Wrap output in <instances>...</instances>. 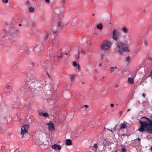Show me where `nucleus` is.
I'll return each mask as SVG.
<instances>
[{"mask_svg": "<svg viewBox=\"0 0 152 152\" xmlns=\"http://www.w3.org/2000/svg\"><path fill=\"white\" fill-rule=\"evenodd\" d=\"M15 35V34H14V37Z\"/></svg>", "mask_w": 152, "mask_h": 152, "instance_id": "nucleus-51", "label": "nucleus"}, {"mask_svg": "<svg viewBox=\"0 0 152 152\" xmlns=\"http://www.w3.org/2000/svg\"><path fill=\"white\" fill-rule=\"evenodd\" d=\"M32 137L33 141L35 143L44 145L47 144V138L45 133L43 132L39 131L35 132L34 134Z\"/></svg>", "mask_w": 152, "mask_h": 152, "instance_id": "nucleus-2", "label": "nucleus"}, {"mask_svg": "<svg viewBox=\"0 0 152 152\" xmlns=\"http://www.w3.org/2000/svg\"><path fill=\"white\" fill-rule=\"evenodd\" d=\"M5 131L4 129L2 127H0V132L2 133H4V132Z\"/></svg>", "mask_w": 152, "mask_h": 152, "instance_id": "nucleus-23", "label": "nucleus"}, {"mask_svg": "<svg viewBox=\"0 0 152 152\" xmlns=\"http://www.w3.org/2000/svg\"><path fill=\"white\" fill-rule=\"evenodd\" d=\"M58 26L62 28H65L66 26L64 25H63L61 22H59L58 23Z\"/></svg>", "mask_w": 152, "mask_h": 152, "instance_id": "nucleus-19", "label": "nucleus"}, {"mask_svg": "<svg viewBox=\"0 0 152 152\" xmlns=\"http://www.w3.org/2000/svg\"><path fill=\"white\" fill-rule=\"evenodd\" d=\"M142 96L144 97H145V93H143L142 94Z\"/></svg>", "mask_w": 152, "mask_h": 152, "instance_id": "nucleus-36", "label": "nucleus"}, {"mask_svg": "<svg viewBox=\"0 0 152 152\" xmlns=\"http://www.w3.org/2000/svg\"><path fill=\"white\" fill-rule=\"evenodd\" d=\"M47 124L48 126V130L53 132L55 130L54 125L53 122L52 121H49Z\"/></svg>", "mask_w": 152, "mask_h": 152, "instance_id": "nucleus-7", "label": "nucleus"}, {"mask_svg": "<svg viewBox=\"0 0 152 152\" xmlns=\"http://www.w3.org/2000/svg\"><path fill=\"white\" fill-rule=\"evenodd\" d=\"M144 45L145 46H147L148 44V42L145 40H144Z\"/></svg>", "mask_w": 152, "mask_h": 152, "instance_id": "nucleus-26", "label": "nucleus"}, {"mask_svg": "<svg viewBox=\"0 0 152 152\" xmlns=\"http://www.w3.org/2000/svg\"><path fill=\"white\" fill-rule=\"evenodd\" d=\"M70 77V80L71 82H73L75 80V78L76 76L77 75L74 74H71L69 75Z\"/></svg>", "mask_w": 152, "mask_h": 152, "instance_id": "nucleus-12", "label": "nucleus"}, {"mask_svg": "<svg viewBox=\"0 0 152 152\" xmlns=\"http://www.w3.org/2000/svg\"><path fill=\"white\" fill-rule=\"evenodd\" d=\"M112 45L111 42L109 41H104L101 46V49L104 50H108L110 49Z\"/></svg>", "mask_w": 152, "mask_h": 152, "instance_id": "nucleus-4", "label": "nucleus"}, {"mask_svg": "<svg viewBox=\"0 0 152 152\" xmlns=\"http://www.w3.org/2000/svg\"><path fill=\"white\" fill-rule=\"evenodd\" d=\"M21 26V24H19V26Z\"/></svg>", "mask_w": 152, "mask_h": 152, "instance_id": "nucleus-47", "label": "nucleus"}, {"mask_svg": "<svg viewBox=\"0 0 152 152\" xmlns=\"http://www.w3.org/2000/svg\"><path fill=\"white\" fill-rule=\"evenodd\" d=\"M135 53H136V54H137V51H136Z\"/></svg>", "mask_w": 152, "mask_h": 152, "instance_id": "nucleus-49", "label": "nucleus"}, {"mask_svg": "<svg viewBox=\"0 0 152 152\" xmlns=\"http://www.w3.org/2000/svg\"><path fill=\"white\" fill-rule=\"evenodd\" d=\"M26 3L27 4H29V2L28 1H27Z\"/></svg>", "mask_w": 152, "mask_h": 152, "instance_id": "nucleus-42", "label": "nucleus"}, {"mask_svg": "<svg viewBox=\"0 0 152 152\" xmlns=\"http://www.w3.org/2000/svg\"><path fill=\"white\" fill-rule=\"evenodd\" d=\"M137 140H138L139 141H140V140H141V139L140 138H138L137 139Z\"/></svg>", "mask_w": 152, "mask_h": 152, "instance_id": "nucleus-39", "label": "nucleus"}, {"mask_svg": "<svg viewBox=\"0 0 152 152\" xmlns=\"http://www.w3.org/2000/svg\"><path fill=\"white\" fill-rule=\"evenodd\" d=\"M23 88L25 90V91H28L29 90L30 87L28 85V84L25 83H23L21 85V86L20 89L23 90Z\"/></svg>", "mask_w": 152, "mask_h": 152, "instance_id": "nucleus-8", "label": "nucleus"}, {"mask_svg": "<svg viewBox=\"0 0 152 152\" xmlns=\"http://www.w3.org/2000/svg\"><path fill=\"white\" fill-rule=\"evenodd\" d=\"M103 144L104 146H106L107 145L108 142L107 140L106 139L104 140L103 141Z\"/></svg>", "mask_w": 152, "mask_h": 152, "instance_id": "nucleus-20", "label": "nucleus"}, {"mask_svg": "<svg viewBox=\"0 0 152 152\" xmlns=\"http://www.w3.org/2000/svg\"><path fill=\"white\" fill-rule=\"evenodd\" d=\"M111 131L112 132H113L112 131V130H111Z\"/></svg>", "mask_w": 152, "mask_h": 152, "instance_id": "nucleus-52", "label": "nucleus"}, {"mask_svg": "<svg viewBox=\"0 0 152 152\" xmlns=\"http://www.w3.org/2000/svg\"><path fill=\"white\" fill-rule=\"evenodd\" d=\"M93 148H94L96 149H97L98 148V146L96 143H94L93 145Z\"/></svg>", "mask_w": 152, "mask_h": 152, "instance_id": "nucleus-22", "label": "nucleus"}, {"mask_svg": "<svg viewBox=\"0 0 152 152\" xmlns=\"http://www.w3.org/2000/svg\"><path fill=\"white\" fill-rule=\"evenodd\" d=\"M116 126H115L114 129V130L115 131L116 130L115 128H116Z\"/></svg>", "mask_w": 152, "mask_h": 152, "instance_id": "nucleus-43", "label": "nucleus"}, {"mask_svg": "<svg viewBox=\"0 0 152 152\" xmlns=\"http://www.w3.org/2000/svg\"><path fill=\"white\" fill-rule=\"evenodd\" d=\"M65 54H66V55H67V54L66 53H65Z\"/></svg>", "mask_w": 152, "mask_h": 152, "instance_id": "nucleus-54", "label": "nucleus"}, {"mask_svg": "<svg viewBox=\"0 0 152 152\" xmlns=\"http://www.w3.org/2000/svg\"><path fill=\"white\" fill-rule=\"evenodd\" d=\"M145 118L147 121L143 122L140 120L139 122L140 124V126L139 131L141 132L146 131L150 133H152V121L151 119L145 117H142L141 119Z\"/></svg>", "mask_w": 152, "mask_h": 152, "instance_id": "nucleus-1", "label": "nucleus"}, {"mask_svg": "<svg viewBox=\"0 0 152 152\" xmlns=\"http://www.w3.org/2000/svg\"><path fill=\"white\" fill-rule=\"evenodd\" d=\"M115 152H118V151H115Z\"/></svg>", "mask_w": 152, "mask_h": 152, "instance_id": "nucleus-50", "label": "nucleus"}, {"mask_svg": "<svg viewBox=\"0 0 152 152\" xmlns=\"http://www.w3.org/2000/svg\"><path fill=\"white\" fill-rule=\"evenodd\" d=\"M114 104H110V106L111 107H113L114 106Z\"/></svg>", "mask_w": 152, "mask_h": 152, "instance_id": "nucleus-35", "label": "nucleus"}, {"mask_svg": "<svg viewBox=\"0 0 152 152\" xmlns=\"http://www.w3.org/2000/svg\"><path fill=\"white\" fill-rule=\"evenodd\" d=\"M66 144L67 145H72V141L70 139H67L66 140Z\"/></svg>", "mask_w": 152, "mask_h": 152, "instance_id": "nucleus-14", "label": "nucleus"}, {"mask_svg": "<svg viewBox=\"0 0 152 152\" xmlns=\"http://www.w3.org/2000/svg\"><path fill=\"white\" fill-rule=\"evenodd\" d=\"M48 37V35H47V37H47H47Z\"/></svg>", "mask_w": 152, "mask_h": 152, "instance_id": "nucleus-53", "label": "nucleus"}, {"mask_svg": "<svg viewBox=\"0 0 152 152\" xmlns=\"http://www.w3.org/2000/svg\"><path fill=\"white\" fill-rule=\"evenodd\" d=\"M29 128V125L28 124H26L22 126L21 128V134L24 135L27 133L28 132Z\"/></svg>", "mask_w": 152, "mask_h": 152, "instance_id": "nucleus-6", "label": "nucleus"}, {"mask_svg": "<svg viewBox=\"0 0 152 152\" xmlns=\"http://www.w3.org/2000/svg\"><path fill=\"white\" fill-rule=\"evenodd\" d=\"M12 88V87L11 85H7L5 87V91L6 94H8L11 91Z\"/></svg>", "mask_w": 152, "mask_h": 152, "instance_id": "nucleus-9", "label": "nucleus"}, {"mask_svg": "<svg viewBox=\"0 0 152 152\" xmlns=\"http://www.w3.org/2000/svg\"><path fill=\"white\" fill-rule=\"evenodd\" d=\"M122 29L123 31L125 33H127L128 31V30L127 28L125 27H122Z\"/></svg>", "mask_w": 152, "mask_h": 152, "instance_id": "nucleus-16", "label": "nucleus"}, {"mask_svg": "<svg viewBox=\"0 0 152 152\" xmlns=\"http://www.w3.org/2000/svg\"><path fill=\"white\" fill-rule=\"evenodd\" d=\"M51 147L54 149H58L59 150H60L61 148V147L60 145L57 144H55L52 145Z\"/></svg>", "mask_w": 152, "mask_h": 152, "instance_id": "nucleus-10", "label": "nucleus"}, {"mask_svg": "<svg viewBox=\"0 0 152 152\" xmlns=\"http://www.w3.org/2000/svg\"><path fill=\"white\" fill-rule=\"evenodd\" d=\"M84 107H88V106L87 105H85L84 106Z\"/></svg>", "mask_w": 152, "mask_h": 152, "instance_id": "nucleus-41", "label": "nucleus"}, {"mask_svg": "<svg viewBox=\"0 0 152 152\" xmlns=\"http://www.w3.org/2000/svg\"><path fill=\"white\" fill-rule=\"evenodd\" d=\"M140 49H138V50H137V51H140Z\"/></svg>", "mask_w": 152, "mask_h": 152, "instance_id": "nucleus-48", "label": "nucleus"}, {"mask_svg": "<svg viewBox=\"0 0 152 152\" xmlns=\"http://www.w3.org/2000/svg\"><path fill=\"white\" fill-rule=\"evenodd\" d=\"M128 82L130 84H132L134 82V79L129 77L128 78Z\"/></svg>", "mask_w": 152, "mask_h": 152, "instance_id": "nucleus-13", "label": "nucleus"}, {"mask_svg": "<svg viewBox=\"0 0 152 152\" xmlns=\"http://www.w3.org/2000/svg\"><path fill=\"white\" fill-rule=\"evenodd\" d=\"M117 46L118 49V51L121 55H123L124 52H129L128 45L122 42H118L117 43Z\"/></svg>", "mask_w": 152, "mask_h": 152, "instance_id": "nucleus-3", "label": "nucleus"}, {"mask_svg": "<svg viewBox=\"0 0 152 152\" xmlns=\"http://www.w3.org/2000/svg\"><path fill=\"white\" fill-rule=\"evenodd\" d=\"M126 60L128 63L130 61V57L129 56L126 57Z\"/></svg>", "mask_w": 152, "mask_h": 152, "instance_id": "nucleus-24", "label": "nucleus"}, {"mask_svg": "<svg viewBox=\"0 0 152 152\" xmlns=\"http://www.w3.org/2000/svg\"><path fill=\"white\" fill-rule=\"evenodd\" d=\"M9 0H3V2L4 3L7 4Z\"/></svg>", "mask_w": 152, "mask_h": 152, "instance_id": "nucleus-30", "label": "nucleus"}, {"mask_svg": "<svg viewBox=\"0 0 152 152\" xmlns=\"http://www.w3.org/2000/svg\"><path fill=\"white\" fill-rule=\"evenodd\" d=\"M120 36L119 31L115 29H113L112 34V39L115 41H117Z\"/></svg>", "mask_w": 152, "mask_h": 152, "instance_id": "nucleus-5", "label": "nucleus"}, {"mask_svg": "<svg viewBox=\"0 0 152 152\" xmlns=\"http://www.w3.org/2000/svg\"><path fill=\"white\" fill-rule=\"evenodd\" d=\"M56 31H54L53 32V34H55L56 33Z\"/></svg>", "mask_w": 152, "mask_h": 152, "instance_id": "nucleus-40", "label": "nucleus"}, {"mask_svg": "<svg viewBox=\"0 0 152 152\" xmlns=\"http://www.w3.org/2000/svg\"><path fill=\"white\" fill-rule=\"evenodd\" d=\"M99 67H100L102 66V64L101 63H99L98 65Z\"/></svg>", "mask_w": 152, "mask_h": 152, "instance_id": "nucleus-32", "label": "nucleus"}, {"mask_svg": "<svg viewBox=\"0 0 152 152\" xmlns=\"http://www.w3.org/2000/svg\"><path fill=\"white\" fill-rule=\"evenodd\" d=\"M126 148H122V152H126Z\"/></svg>", "mask_w": 152, "mask_h": 152, "instance_id": "nucleus-31", "label": "nucleus"}, {"mask_svg": "<svg viewBox=\"0 0 152 152\" xmlns=\"http://www.w3.org/2000/svg\"><path fill=\"white\" fill-rule=\"evenodd\" d=\"M126 127V125L125 124H122L121 125L120 129L125 128Z\"/></svg>", "mask_w": 152, "mask_h": 152, "instance_id": "nucleus-21", "label": "nucleus"}, {"mask_svg": "<svg viewBox=\"0 0 152 152\" xmlns=\"http://www.w3.org/2000/svg\"><path fill=\"white\" fill-rule=\"evenodd\" d=\"M39 113L40 115L43 116L45 117H48L49 116L48 114L47 113H43L42 112H39Z\"/></svg>", "mask_w": 152, "mask_h": 152, "instance_id": "nucleus-11", "label": "nucleus"}, {"mask_svg": "<svg viewBox=\"0 0 152 152\" xmlns=\"http://www.w3.org/2000/svg\"><path fill=\"white\" fill-rule=\"evenodd\" d=\"M113 67H111L110 68V71L111 73H113L114 70Z\"/></svg>", "mask_w": 152, "mask_h": 152, "instance_id": "nucleus-25", "label": "nucleus"}, {"mask_svg": "<svg viewBox=\"0 0 152 152\" xmlns=\"http://www.w3.org/2000/svg\"><path fill=\"white\" fill-rule=\"evenodd\" d=\"M50 0H45V1L46 2L49 3L50 2Z\"/></svg>", "mask_w": 152, "mask_h": 152, "instance_id": "nucleus-33", "label": "nucleus"}, {"mask_svg": "<svg viewBox=\"0 0 152 152\" xmlns=\"http://www.w3.org/2000/svg\"><path fill=\"white\" fill-rule=\"evenodd\" d=\"M80 53V52L78 51V54L77 55H75V57L76 59H77V58H79V55Z\"/></svg>", "mask_w": 152, "mask_h": 152, "instance_id": "nucleus-28", "label": "nucleus"}, {"mask_svg": "<svg viewBox=\"0 0 152 152\" xmlns=\"http://www.w3.org/2000/svg\"><path fill=\"white\" fill-rule=\"evenodd\" d=\"M105 56V53L104 52L101 53L100 54V57H101V59L103 60L104 59V57Z\"/></svg>", "mask_w": 152, "mask_h": 152, "instance_id": "nucleus-17", "label": "nucleus"}, {"mask_svg": "<svg viewBox=\"0 0 152 152\" xmlns=\"http://www.w3.org/2000/svg\"><path fill=\"white\" fill-rule=\"evenodd\" d=\"M65 0H61V1L62 2V4L63 5L64 3V1Z\"/></svg>", "mask_w": 152, "mask_h": 152, "instance_id": "nucleus-34", "label": "nucleus"}, {"mask_svg": "<svg viewBox=\"0 0 152 152\" xmlns=\"http://www.w3.org/2000/svg\"><path fill=\"white\" fill-rule=\"evenodd\" d=\"M113 68H114V69H118L117 67L116 66L113 67Z\"/></svg>", "mask_w": 152, "mask_h": 152, "instance_id": "nucleus-38", "label": "nucleus"}, {"mask_svg": "<svg viewBox=\"0 0 152 152\" xmlns=\"http://www.w3.org/2000/svg\"><path fill=\"white\" fill-rule=\"evenodd\" d=\"M77 66L78 68V69H80V65L79 64H78Z\"/></svg>", "mask_w": 152, "mask_h": 152, "instance_id": "nucleus-37", "label": "nucleus"}, {"mask_svg": "<svg viewBox=\"0 0 152 152\" xmlns=\"http://www.w3.org/2000/svg\"><path fill=\"white\" fill-rule=\"evenodd\" d=\"M97 28L98 29H99L100 30H102L103 28L102 24L101 23L98 24L97 26Z\"/></svg>", "mask_w": 152, "mask_h": 152, "instance_id": "nucleus-15", "label": "nucleus"}, {"mask_svg": "<svg viewBox=\"0 0 152 152\" xmlns=\"http://www.w3.org/2000/svg\"><path fill=\"white\" fill-rule=\"evenodd\" d=\"M77 64L76 61H74L73 62V65L75 67H76L77 66Z\"/></svg>", "mask_w": 152, "mask_h": 152, "instance_id": "nucleus-27", "label": "nucleus"}, {"mask_svg": "<svg viewBox=\"0 0 152 152\" xmlns=\"http://www.w3.org/2000/svg\"><path fill=\"white\" fill-rule=\"evenodd\" d=\"M81 52L83 54H85L86 53V52L83 50H82L81 51Z\"/></svg>", "mask_w": 152, "mask_h": 152, "instance_id": "nucleus-29", "label": "nucleus"}, {"mask_svg": "<svg viewBox=\"0 0 152 152\" xmlns=\"http://www.w3.org/2000/svg\"><path fill=\"white\" fill-rule=\"evenodd\" d=\"M62 57V55H61V56H58V57Z\"/></svg>", "mask_w": 152, "mask_h": 152, "instance_id": "nucleus-46", "label": "nucleus"}, {"mask_svg": "<svg viewBox=\"0 0 152 152\" xmlns=\"http://www.w3.org/2000/svg\"><path fill=\"white\" fill-rule=\"evenodd\" d=\"M122 112L121 111V112H120V114H122Z\"/></svg>", "mask_w": 152, "mask_h": 152, "instance_id": "nucleus-44", "label": "nucleus"}, {"mask_svg": "<svg viewBox=\"0 0 152 152\" xmlns=\"http://www.w3.org/2000/svg\"><path fill=\"white\" fill-rule=\"evenodd\" d=\"M29 12H33L34 11V7H30L29 9Z\"/></svg>", "mask_w": 152, "mask_h": 152, "instance_id": "nucleus-18", "label": "nucleus"}, {"mask_svg": "<svg viewBox=\"0 0 152 152\" xmlns=\"http://www.w3.org/2000/svg\"><path fill=\"white\" fill-rule=\"evenodd\" d=\"M130 110V109H128L127 110V112H129Z\"/></svg>", "mask_w": 152, "mask_h": 152, "instance_id": "nucleus-45", "label": "nucleus"}]
</instances>
